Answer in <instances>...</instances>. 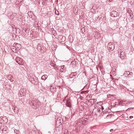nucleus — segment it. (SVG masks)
Segmentation results:
<instances>
[{
	"mask_svg": "<svg viewBox=\"0 0 134 134\" xmlns=\"http://www.w3.org/2000/svg\"><path fill=\"white\" fill-rule=\"evenodd\" d=\"M66 105L67 106L69 107H71V103L70 102L69 100L67 101Z\"/></svg>",
	"mask_w": 134,
	"mask_h": 134,
	"instance_id": "nucleus-4",
	"label": "nucleus"
},
{
	"mask_svg": "<svg viewBox=\"0 0 134 134\" xmlns=\"http://www.w3.org/2000/svg\"><path fill=\"white\" fill-rule=\"evenodd\" d=\"M17 45L18 46H20V45L19 44H17Z\"/></svg>",
	"mask_w": 134,
	"mask_h": 134,
	"instance_id": "nucleus-11",
	"label": "nucleus"
},
{
	"mask_svg": "<svg viewBox=\"0 0 134 134\" xmlns=\"http://www.w3.org/2000/svg\"><path fill=\"white\" fill-rule=\"evenodd\" d=\"M101 108H100V109H101V108H102V111L103 110V109H104V108H103V107L102 106H101Z\"/></svg>",
	"mask_w": 134,
	"mask_h": 134,
	"instance_id": "nucleus-8",
	"label": "nucleus"
},
{
	"mask_svg": "<svg viewBox=\"0 0 134 134\" xmlns=\"http://www.w3.org/2000/svg\"><path fill=\"white\" fill-rule=\"evenodd\" d=\"M130 118V119H131L133 118V116H130L129 117Z\"/></svg>",
	"mask_w": 134,
	"mask_h": 134,
	"instance_id": "nucleus-10",
	"label": "nucleus"
},
{
	"mask_svg": "<svg viewBox=\"0 0 134 134\" xmlns=\"http://www.w3.org/2000/svg\"><path fill=\"white\" fill-rule=\"evenodd\" d=\"M110 130V131H112V130Z\"/></svg>",
	"mask_w": 134,
	"mask_h": 134,
	"instance_id": "nucleus-14",
	"label": "nucleus"
},
{
	"mask_svg": "<svg viewBox=\"0 0 134 134\" xmlns=\"http://www.w3.org/2000/svg\"><path fill=\"white\" fill-rule=\"evenodd\" d=\"M64 65H63L61 66V68H64Z\"/></svg>",
	"mask_w": 134,
	"mask_h": 134,
	"instance_id": "nucleus-9",
	"label": "nucleus"
},
{
	"mask_svg": "<svg viewBox=\"0 0 134 134\" xmlns=\"http://www.w3.org/2000/svg\"><path fill=\"white\" fill-rule=\"evenodd\" d=\"M57 12L58 13H56V12L55 11V13L56 14H57V15H59V13L58 12V11H57Z\"/></svg>",
	"mask_w": 134,
	"mask_h": 134,
	"instance_id": "nucleus-7",
	"label": "nucleus"
},
{
	"mask_svg": "<svg viewBox=\"0 0 134 134\" xmlns=\"http://www.w3.org/2000/svg\"><path fill=\"white\" fill-rule=\"evenodd\" d=\"M16 62L19 64L20 65H23L24 63L22 59L19 57H16L15 59Z\"/></svg>",
	"mask_w": 134,
	"mask_h": 134,
	"instance_id": "nucleus-2",
	"label": "nucleus"
},
{
	"mask_svg": "<svg viewBox=\"0 0 134 134\" xmlns=\"http://www.w3.org/2000/svg\"><path fill=\"white\" fill-rule=\"evenodd\" d=\"M110 130V131H112V130Z\"/></svg>",
	"mask_w": 134,
	"mask_h": 134,
	"instance_id": "nucleus-13",
	"label": "nucleus"
},
{
	"mask_svg": "<svg viewBox=\"0 0 134 134\" xmlns=\"http://www.w3.org/2000/svg\"><path fill=\"white\" fill-rule=\"evenodd\" d=\"M47 76L46 75H43L41 77V79L43 80H45L47 77Z\"/></svg>",
	"mask_w": 134,
	"mask_h": 134,
	"instance_id": "nucleus-5",
	"label": "nucleus"
},
{
	"mask_svg": "<svg viewBox=\"0 0 134 134\" xmlns=\"http://www.w3.org/2000/svg\"><path fill=\"white\" fill-rule=\"evenodd\" d=\"M107 47L108 50L111 51L113 50L114 48V45L112 42L109 43Z\"/></svg>",
	"mask_w": 134,
	"mask_h": 134,
	"instance_id": "nucleus-1",
	"label": "nucleus"
},
{
	"mask_svg": "<svg viewBox=\"0 0 134 134\" xmlns=\"http://www.w3.org/2000/svg\"><path fill=\"white\" fill-rule=\"evenodd\" d=\"M133 27H134V25H133Z\"/></svg>",
	"mask_w": 134,
	"mask_h": 134,
	"instance_id": "nucleus-15",
	"label": "nucleus"
},
{
	"mask_svg": "<svg viewBox=\"0 0 134 134\" xmlns=\"http://www.w3.org/2000/svg\"><path fill=\"white\" fill-rule=\"evenodd\" d=\"M99 110H100V109H99Z\"/></svg>",
	"mask_w": 134,
	"mask_h": 134,
	"instance_id": "nucleus-16",
	"label": "nucleus"
},
{
	"mask_svg": "<svg viewBox=\"0 0 134 134\" xmlns=\"http://www.w3.org/2000/svg\"><path fill=\"white\" fill-rule=\"evenodd\" d=\"M111 2V1H110V0H109V2Z\"/></svg>",
	"mask_w": 134,
	"mask_h": 134,
	"instance_id": "nucleus-12",
	"label": "nucleus"
},
{
	"mask_svg": "<svg viewBox=\"0 0 134 134\" xmlns=\"http://www.w3.org/2000/svg\"><path fill=\"white\" fill-rule=\"evenodd\" d=\"M118 13L115 11H113L111 12V16L114 17H116L118 15Z\"/></svg>",
	"mask_w": 134,
	"mask_h": 134,
	"instance_id": "nucleus-3",
	"label": "nucleus"
},
{
	"mask_svg": "<svg viewBox=\"0 0 134 134\" xmlns=\"http://www.w3.org/2000/svg\"><path fill=\"white\" fill-rule=\"evenodd\" d=\"M120 51V53H121V51ZM122 53V52H121V53L120 54V57L121 58H122V59L123 58H124L125 55H124V53H123V54H121Z\"/></svg>",
	"mask_w": 134,
	"mask_h": 134,
	"instance_id": "nucleus-6",
	"label": "nucleus"
}]
</instances>
